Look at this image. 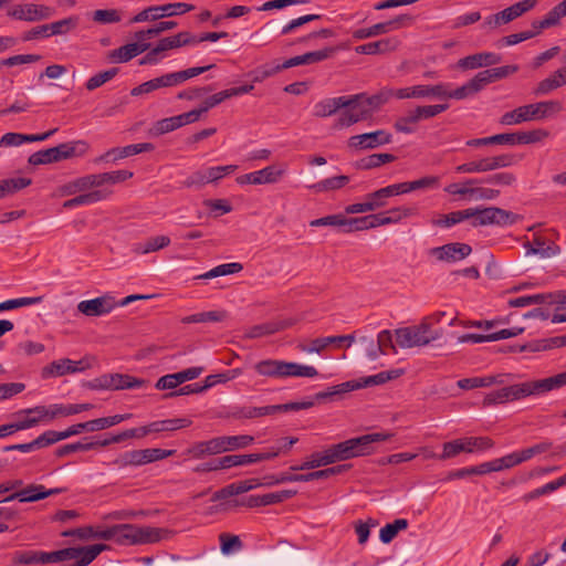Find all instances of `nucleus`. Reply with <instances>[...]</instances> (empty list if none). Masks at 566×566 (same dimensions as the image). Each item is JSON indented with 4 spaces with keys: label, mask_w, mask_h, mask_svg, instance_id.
I'll return each instance as SVG.
<instances>
[{
    "label": "nucleus",
    "mask_w": 566,
    "mask_h": 566,
    "mask_svg": "<svg viewBox=\"0 0 566 566\" xmlns=\"http://www.w3.org/2000/svg\"><path fill=\"white\" fill-rule=\"evenodd\" d=\"M349 105L347 96H339L333 98H325L314 106V115L316 117H327L337 113L343 106Z\"/></svg>",
    "instance_id": "nucleus-33"
},
{
    "label": "nucleus",
    "mask_w": 566,
    "mask_h": 566,
    "mask_svg": "<svg viewBox=\"0 0 566 566\" xmlns=\"http://www.w3.org/2000/svg\"><path fill=\"white\" fill-rule=\"evenodd\" d=\"M386 212H387V216L389 219V223L391 224V223H398L402 219L418 216L419 210L417 207L401 206V207L391 208Z\"/></svg>",
    "instance_id": "nucleus-59"
},
{
    "label": "nucleus",
    "mask_w": 566,
    "mask_h": 566,
    "mask_svg": "<svg viewBox=\"0 0 566 566\" xmlns=\"http://www.w3.org/2000/svg\"><path fill=\"white\" fill-rule=\"evenodd\" d=\"M314 406L313 400L300 401V402H287L283 405H273L264 407H230L226 411L220 413V418L229 421H242L247 419H255L265 415H274L281 411H298L302 409H308Z\"/></svg>",
    "instance_id": "nucleus-7"
},
{
    "label": "nucleus",
    "mask_w": 566,
    "mask_h": 566,
    "mask_svg": "<svg viewBox=\"0 0 566 566\" xmlns=\"http://www.w3.org/2000/svg\"><path fill=\"white\" fill-rule=\"evenodd\" d=\"M363 98H365V94L347 96L349 105L343 106L344 111L339 114L335 127H349L358 122L366 120L373 116L370 107L366 105Z\"/></svg>",
    "instance_id": "nucleus-13"
},
{
    "label": "nucleus",
    "mask_w": 566,
    "mask_h": 566,
    "mask_svg": "<svg viewBox=\"0 0 566 566\" xmlns=\"http://www.w3.org/2000/svg\"><path fill=\"white\" fill-rule=\"evenodd\" d=\"M566 15V0L559 2L542 20H535L532 22V28L544 30L559 24L562 18Z\"/></svg>",
    "instance_id": "nucleus-35"
},
{
    "label": "nucleus",
    "mask_w": 566,
    "mask_h": 566,
    "mask_svg": "<svg viewBox=\"0 0 566 566\" xmlns=\"http://www.w3.org/2000/svg\"><path fill=\"white\" fill-rule=\"evenodd\" d=\"M392 436V433L375 432L327 446L323 450L311 453L302 464L292 465L291 470H311L353 458L369 455L375 451V443L387 441Z\"/></svg>",
    "instance_id": "nucleus-1"
},
{
    "label": "nucleus",
    "mask_w": 566,
    "mask_h": 566,
    "mask_svg": "<svg viewBox=\"0 0 566 566\" xmlns=\"http://www.w3.org/2000/svg\"><path fill=\"white\" fill-rule=\"evenodd\" d=\"M493 441L486 437H465L455 439L443 444V452L439 457L440 459H450L458 455L461 452H474L482 451L491 448Z\"/></svg>",
    "instance_id": "nucleus-14"
},
{
    "label": "nucleus",
    "mask_w": 566,
    "mask_h": 566,
    "mask_svg": "<svg viewBox=\"0 0 566 566\" xmlns=\"http://www.w3.org/2000/svg\"><path fill=\"white\" fill-rule=\"evenodd\" d=\"M417 98H440L446 99V84L416 85Z\"/></svg>",
    "instance_id": "nucleus-54"
},
{
    "label": "nucleus",
    "mask_w": 566,
    "mask_h": 566,
    "mask_svg": "<svg viewBox=\"0 0 566 566\" xmlns=\"http://www.w3.org/2000/svg\"><path fill=\"white\" fill-rule=\"evenodd\" d=\"M472 213H469L468 209L458 210L448 214H440L438 219H434L432 223L437 227L450 228L464 220L471 219Z\"/></svg>",
    "instance_id": "nucleus-48"
},
{
    "label": "nucleus",
    "mask_w": 566,
    "mask_h": 566,
    "mask_svg": "<svg viewBox=\"0 0 566 566\" xmlns=\"http://www.w3.org/2000/svg\"><path fill=\"white\" fill-rule=\"evenodd\" d=\"M32 180L30 178L19 177L0 180V199L8 195H13L19 190L30 186Z\"/></svg>",
    "instance_id": "nucleus-47"
},
{
    "label": "nucleus",
    "mask_w": 566,
    "mask_h": 566,
    "mask_svg": "<svg viewBox=\"0 0 566 566\" xmlns=\"http://www.w3.org/2000/svg\"><path fill=\"white\" fill-rule=\"evenodd\" d=\"M391 97H394V88L382 87L378 93L371 96H367L365 94V98L363 99L365 101L366 105L370 107L373 114L376 109L386 104Z\"/></svg>",
    "instance_id": "nucleus-51"
},
{
    "label": "nucleus",
    "mask_w": 566,
    "mask_h": 566,
    "mask_svg": "<svg viewBox=\"0 0 566 566\" xmlns=\"http://www.w3.org/2000/svg\"><path fill=\"white\" fill-rule=\"evenodd\" d=\"M107 549L105 544H94L84 547H66L51 552L52 563L73 562L65 566H87L103 551Z\"/></svg>",
    "instance_id": "nucleus-9"
},
{
    "label": "nucleus",
    "mask_w": 566,
    "mask_h": 566,
    "mask_svg": "<svg viewBox=\"0 0 566 566\" xmlns=\"http://www.w3.org/2000/svg\"><path fill=\"white\" fill-rule=\"evenodd\" d=\"M93 360L92 357H84L77 361L69 358L54 360L42 369V377H61L67 374L84 371L92 367Z\"/></svg>",
    "instance_id": "nucleus-17"
},
{
    "label": "nucleus",
    "mask_w": 566,
    "mask_h": 566,
    "mask_svg": "<svg viewBox=\"0 0 566 566\" xmlns=\"http://www.w3.org/2000/svg\"><path fill=\"white\" fill-rule=\"evenodd\" d=\"M179 127L180 126H179L177 116L163 118V119L154 123V125L149 129V135L153 137H159V136L170 133Z\"/></svg>",
    "instance_id": "nucleus-52"
},
{
    "label": "nucleus",
    "mask_w": 566,
    "mask_h": 566,
    "mask_svg": "<svg viewBox=\"0 0 566 566\" xmlns=\"http://www.w3.org/2000/svg\"><path fill=\"white\" fill-rule=\"evenodd\" d=\"M517 161L515 155L501 154L496 156L483 157L480 159L471 160L455 167L459 174H480L489 172L497 169L506 168Z\"/></svg>",
    "instance_id": "nucleus-11"
},
{
    "label": "nucleus",
    "mask_w": 566,
    "mask_h": 566,
    "mask_svg": "<svg viewBox=\"0 0 566 566\" xmlns=\"http://www.w3.org/2000/svg\"><path fill=\"white\" fill-rule=\"evenodd\" d=\"M374 378L371 376L361 377L357 380H349L336 386L328 388L326 391H321L315 395L316 400H324L327 398H333L334 396L342 395L352 390L373 387Z\"/></svg>",
    "instance_id": "nucleus-24"
},
{
    "label": "nucleus",
    "mask_w": 566,
    "mask_h": 566,
    "mask_svg": "<svg viewBox=\"0 0 566 566\" xmlns=\"http://www.w3.org/2000/svg\"><path fill=\"white\" fill-rule=\"evenodd\" d=\"M175 453V450H164L159 448L133 450L124 454V464L144 465L158 460H163Z\"/></svg>",
    "instance_id": "nucleus-21"
},
{
    "label": "nucleus",
    "mask_w": 566,
    "mask_h": 566,
    "mask_svg": "<svg viewBox=\"0 0 566 566\" xmlns=\"http://www.w3.org/2000/svg\"><path fill=\"white\" fill-rule=\"evenodd\" d=\"M349 182V177L346 175H339L331 178H326L324 180L318 181L317 184L311 186L310 188L315 190L316 192L329 191L340 189Z\"/></svg>",
    "instance_id": "nucleus-49"
},
{
    "label": "nucleus",
    "mask_w": 566,
    "mask_h": 566,
    "mask_svg": "<svg viewBox=\"0 0 566 566\" xmlns=\"http://www.w3.org/2000/svg\"><path fill=\"white\" fill-rule=\"evenodd\" d=\"M223 442L227 451H232L235 449L244 448L251 444L254 440V437L249 434H239V436H222Z\"/></svg>",
    "instance_id": "nucleus-61"
},
{
    "label": "nucleus",
    "mask_w": 566,
    "mask_h": 566,
    "mask_svg": "<svg viewBox=\"0 0 566 566\" xmlns=\"http://www.w3.org/2000/svg\"><path fill=\"white\" fill-rule=\"evenodd\" d=\"M169 532L159 527L119 524L105 528L104 541H115L120 545L150 544L165 538Z\"/></svg>",
    "instance_id": "nucleus-4"
},
{
    "label": "nucleus",
    "mask_w": 566,
    "mask_h": 566,
    "mask_svg": "<svg viewBox=\"0 0 566 566\" xmlns=\"http://www.w3.org/2000/svg\"><path fill=\"white\" fill-rule=\"evenodd\" d=\"M420 122L416 109L408 112L405 116L399 117L394 127L398 133L411 134L415 132V125Z\"/></svg>",
    "instance_id": "nucleus-55"
},
{
    "label": "nucleus",
    "mask_w": 566,
    "mask_h": 566,
    "mask_svg": "<svg viewBox=\"0 0 566 566\" xmlns=\"http://www.w3.org/2000/svg\"><path fill=\"white\" fill-rule=\"evenodd\" d=\"M298 441L295 437H283L276 440L275 444L270 447L266 451L269 459L275 458L281 453H286L296 442Z\"/></svg>",
    "instance_id": "nucleus-60"
},
{
    "label": "nucleus",
    "mask_w": 566,
    "mask_h": 566,
    "mask_svg": "<svg viewBox=\"0 0 566 566\" xmlns=\"http://www.w3.org/2000/svg\"><path fill=\"white\" fill-rule=\"evenodd\" d=\"M504 375L499 376H486V377H471L463 378L458 381V387L464 390L480 388V387H490L494 384L502 385L504 384Z\"/></svg>",
    "instance_id": "nucleus-38"
},
{
    "label": "nucleus",
    "mask_w": 566,
    "mask_h": 566,
    "mask_svg": "<svg viewBox=\"0 0 566 566\" xmlns=\"http://www.w3.org/2000/svg\"><path fill=\"white\" fill-rule=\"evenodd\" d=\"M170 244V239L167 235H157L147 239L145 242L136 243L133 245V252L136 254H147L156 252Z\"/></svg>",
    "instance_id": "nucleus-39"
},
{
    "label": "nucleus",
    "mask_w": 566,
    "mask_h": 566,
    "mask_svg": "<svg viewBox=\"0 0 566 566\" xmlns=\"http://www.w3.org/2000/svg\"><path fill=\"white\" fill-rule=\"evenodd\" d=\"M391 135L386 130L379 129L371 133H365L349 137L347 145L354 150L374 149L381 145L389 144Z\"/></svg>",
    "instance_id": "nucleus-20"
},
{
    "label": "nucleus",
    "mask_w": 566,
    "mask_h": 566,
    "mask_svg": "<svg viewBox=\"0 0 566 566\" xmlns=\"http://www.w3.org/2000/svg\"><path fill=\"white\" fill-rule=\"evenodd\" d=\"M566 385V371L544 379L528 380L511 385L488 394L483 400L484 406L514 401L528 396L542 395Z\"/></svg>",
    "instance_id": "nucleus-2"
},
{
    "label": "nucleus",
    "mask_w": 566,
    "mask_h": 566,
    "mask_svg": "<svg viewBox=\"0 0 566 566\" xmlns=\"http://www.w3.org/2000/svg\"><path fill=\"white\" fill-rule=\"evenodd\" d=\"M514 145V134L513 133H504L497 134L489 137L482 138H473L467 142V145L470 147H480V146H489V145Z\"/></svg>",
    "instance_id": "nucleus-42"
},
{
    "label": "nucleus",
    "mask_w": 566,
    "mask_h": 566,
    "mask_svg": "<svg viewBox=\"0 0 566 566\" xmlns=\"http://www.w3.org/2000/svg\"><path fill=\"white\" fill-rule=\"evenodd\" d=\"M54 14V8L34 2L14 4L7 11L8 17L27 22L49 20Z\"/></svg>",
    "instance_id": "nucleus-16"
},
{
    "label": "nucleus",
    "mask_w": 566,
    "mask_h": 566,
    "mask_svg": "<svg viewBox=\"0 0 566 566\" xmlns=\"http://www.w3.org/2000/svg\"><path fill=\"white\" fill-rule=\"evenodd\" d=\"M472 252V248L467 243H448L442 247L433 248L431 253L440 261L454 262L460 261Z\"/></svg>",
    "instance_id": "nucleus-27"
},
{
    "label": "nucleus",
    "mask_w": 566,
    "mask_h": 566,
    "mask_svg": "<svg viewBox=\"0 0 566 566\" xmlns=\"http://www.w3.org/2000/svg\"><path fill=\"white\" fill-rule=\"evenodd\" d=\"M411 21H412L411 17H409L407 14H401V15H398L389 21L376 23V24L371 25L370 28L358 29V30L354 31L353 38L356 40H363V39H367V38L377 36L380 34H385V33L398 30L402 27H406V25L410 24Z\"/></svg>",
    "instance_id": "nucleus-18"
},
{
    "label": "nucleus",
    "mask_w": 566,
    "mask_h": 566,
    "mask_svg": "<svg viewBox=\"0 0 566 566\" xmlns=\"http://www.w3.org/2000/svg\"><path fill=\"white\" fill-rule=\"evenodd\" d=\"M242 269L243 265L239 262L224 263L211 269L210 271L203 274L196 276V280H210L218 276L234 274L242 271Z\"/></svg>",
    "instance_id": "nucleus-45"
},
{
    "label": "nucleus",
    "mask_w": 566,
    "mask_h": 566,
    "mask_svg": "<svg viewBox=\"0 0 566 566\" xmlns=\"http://www.w3.org/2000/svg\"><path fill=\"white\" fill-rule=\"evenodd\" d=\"M86 428L87 427H76L67 429L65 431L48 430L38 438H35L34 440H32L31 442L8 446L4 448V451L18 450L21 452H31L53 444L60 440L66 439L73 434H78L83 431V429Z\"/></svg>",
    "instance_id": "nucleus-15"
},
{
    "label": "nucleus",
    "mask_w": 566,
    "mask_h": 566,
    "mask_svg": "<svg viewBox=\"0 0 566 566\" xmlns=\"http://www.w3.org/2000/svg\"><path fill=\"white\" fill-rule=\"evenodd\" d=\"M90 403L39 406L33 409L21 410L12 424H35L39 421H52L66 416L76 415L91 409Z\"/></svg>",
    "instance_id": "nucleus-6"
},
{
    "label": "nucleus",
    "mask_w": 566,
    "mask_h": 566,
    "mask_svg": "<svg viewBox=\"0 0 566 566\" xmlns=\"http://www.w3.org/2000/svg\"><path fill=\"white\" fill-rule=\"evenodd\" d=\"M149 43H128L118 49H115L108 53V59L113 63H124L130 61L133 57L138 54L149 50Z\"/></svg>",
    "instance_id": "nucleus-31"
},
{
    "label": "nucleus",
    "mask_w": 566,
    "mask_h": 566,
    "mask_svg": "<svg viewBox=\"0 0 566 566\" xmlns=\"http://www.w3.org/2000/svg\"><path fill=\"white\" fill-rule=\"evenodd\" d=\"M468 211L472 213L473 227L513 224L518 219L517 214L497 207L468 208Z\"/></svg>",
    "instance_id": "nucleus-12"
},
{
    "label": "nucleus",
    "mask_w": 566,
    "mask_h": 566,
    "mask_svg": "<svg viewBox=\"0 0 566 566\" xmlns=\"http://www.w3.org/2000/svg\"><path fill=\"white\" fill-rule=\"evenodd\" d=\"M562 109V103L558 101L537 102L504 113L500 118V123L507 126L517 125L524 122L546 118L553 114L559 113Z\"/></svg>",
    "instance_id": "nucleus-8"
},
{
    "label": "nucleus",
    "mask_w": 566,
    "mask_h": 566,
    "mask_svg": "<svg viewBox=\"0 0 566 566\" xmlns=\"http://www.w3.org/2000/svg\"><path fill=\"white\" fill-rule=\"evenodd\" d=\"M195 9L193 4L177 2V3H167L164 6H155L148 7L137 13L132 20L130 23H138L148 21V12L150 11H161L160 15H175V14H184L186 12L192 11Z\"/></svg>",
    "instance_id": "nucleus-26"
},
{
    "label": "nucleus",
    "mask_w": 566,
    "mask_h": 566,
    "mask_svg": "<svg viewBox=\"0 0 566 566\" xmlns=\"http://www.w3.org/2000/svg\"><path fill=\"white\" fill-rule=\"evenodd\" d=\"M253 172L255 185H265L277 182L285 174V169L272 165Z\"/></svg>",
    "instance_id": "nucleus-43"
},
{
    "label": "nucleus",
    "mask_w": 566,
    "mask_h": 566,
    "mask_svg": "<svg viewBox=\"0 0 566 566\" xmlns=\"http://www.w3.org/2000/svg\"><path fill=\"white\" fill-rule=\"evenodd\" d=\"M297 493L296 490H282L276 492L266 493L263 495H250L245 500L235 501L234 505H244L248 507L265 506L271 504L281 503L286 501Z\"/></svg>",
    "instance_id": "nucleus-22"
},
{
    "label": "nucleus",
    "mask_w": 566,
    "mask_h": 566,
    "mask_svg": "<svg viewBox=\"0 0 566 566\" xmlns=\"http://www.w3.org/2000/svg\"><path fill=\"white\" fill-rule=\"evenodd\" d=\"M334 52H335V49H333V48H326V49L318 50V51L307 52L303 55L293 56V57L284 61L281 64V67L290 69V67H294V66H298V65L317 63V62L327 60L328 57H331L333 55Z\"/></svg>",
    "instance_id": "nucleus-30"
},
{
    "label": "nucleus",
    "mask_w": 566,
    "mask_h": 566,
    "mask_svg": "<svg viewBox=\"0 0 566 566\" xmlns=\"http://www.w3.org/2000/svg\"><path fill=\"white\" fill-rule=\"evenodd\" d=\"M105 533V528H102L99 526H83L72 530H66L62 532L63 537H77L82 541H88V539H104V536H102Z\"/></svg>",
    "instance_id": "nucleus-41"
},
{
    "label": "nucleus",
    "mask_w": 566,
    "mask_h": 566,
    "mask_svg": "<svg viewBox=\"0 0 566 566\" xmlns=\"http://www.w3.org/2000/svg\"><path fill=\"white\" fill-rule=\"evenodd\" d=\"M399 45L397 39H382L375 42L365 43L356 46L355 51L358 54H381L395 51Z\"/></svg>",
    "instance_id": "nucleus-34"
},
{
    "label": "nucleus",
    "mask_w": 566,
    "mask_h": 566,
    "mask_svg": "<svg viewBox=\"0 0 566 566\" xmlns=\"http://www.w3.org/2000/svg\"><path fill=\"white\" fill-rule=\"evenodd\" d=\"M396 160V156L391 154H373L359 159L356 163L358 169L367 170L380 167L384 164L392 163Z\"/></svg>",
    "instance_id": "nucleus-46"
},
{
    "label": "nucleus",
    "mask_w": 566,
    "mask_h": 566,
    "mask_svg": "<svg viewBox=\"0 0 566 566\" xmlns=\"http://www.w3.org/2000/svg\"><path fill=\"white\" fill-rule=\"evenodd\" d=\"M501 55L492 52H482L468 55L458 61V66L463 70H474L482 66H490L500 63Z\"/></svg>",
    "instance_id": "nucleus-29"
},
{
    "label": "nucleus",
    "mask_w": 566,
    "mask_h": 566,
    "mask_svg": "<svg viewBox=\"0 0 566 566\" xmlns=\"http://www.w3.org/2000/svg\"><path fill=\"white\" fill-rule=\"evenodd\" d=\"M524 248L526 249V254L527 255H530V254H537V255H539L542 258H545V259L555 258L562 251L560 247L557 245L554 242H549L548 245L545 249H535L534 241L533 242L526 241L524 243Z\"/></svg>",
    "instance_id": "nucleus-57"
},
{
    "label": "nucleus",
    "mask_w": 566,
    "mask_h": 566,
    "mask_svg": "<svg viewBox=\"0 0 566 566\" xmlns=\"http://www.w3.org/2000/svg\"><path fill=\"white\" fill-rule=\"evenodd\" d=\"M78 19L69 17L48 24L50 36L63 35L77 27Z\"/></svg>",
    "instance_id": "nucleus-53"
},
{
    "label": "nucleus",
    "mask_w": 566,
    "mask_h": 566,
    "mask_svg": "<svg viewBox=\"0 0 566 566\" xmlns=\"http://www.w3.org/2000/svg\"><path fill=\"white\" fill-rule=\"evenodd\" d=\"M221 452H227L223 437H216L208 441L197 442L187 450V453L196 459H200L207 454L211 455Z\"/></svg>",
    "instance_id": "nucleus-28"
},
{
    "label": "nucleus",
    "mask_w": 566,
    "mask_h": 566,
    "mask_svg": "<svg viewBox=\"0 0 566 566\" xmlns=\"http://www.w3.org/2000/svg\"><path fill=\"white\" fill-rule=\"evenodd\" d=\"M514 134V145L516 144H534L546 139L549 132L543 128L533 129L530 132H520Z\"/></svg>",
    "instance_id": "nucleus-50"
},
{
    "label": "nucleus",
    "mask_w": 566,
    "mask_h": 566,
    "mask_svg": "<svg viewBox=\"0 0 566 566\" xmlns=\"http://www.w3.org/2000/svg\"><path fill=\"white\" fill-rule=\"evenodd\" d=\"M282 377H308L313 378L318 375L316 368L312 366L301 365L297 363H287L281 360Z\"/></svg>",
    "instance_id": "nucleus-40"
},
{
    "label": "nucleus",
    "mask_w": 566,
    "mask_h": 566,
    "mask_svg": "<svg viewBox=\"0 0 566 566\" xmlns=\"http://www.w3.org/2000/svg\"><path fill=\"white\" fill-rule=\"evenodd\" d=\"M565 69H558L551 76L542 80L535 91V95H546L552 91L566 85Z\"/></svg>",
    "instance_id": "nucleus-36"
},
{
    "label": "nucleus",
    "mask_w": 566,
    "mask_h": 566,
    "mask_svg": "<svg viewBox=\"0 0 566 566\" xmlns=\"http://www.w3.org/2000/svg\"><path fill=\"white\" fill-rule=\"evenodd\" d=\"M147 82L149 83L148 86L150 88V92H154L163 87L177 86L180 84L176 72L164 74L159 77L149 80Z\"/></svg>",
    "instance_id": "nucleus-62"
},
{
    "label": "nucleus",
    "mask_w": 566,
    "mask_h": 566,
    "mask_svg": "<svg viewBox=\"0 0 566 566\" xmlns=\"http://www.w3.org/2000/svg\"><path fill=\"white\" fill-rule=\"evenodd\" d=\"M117 67H112L109 70L99 72L92 77L88 78L85 86L88 91H94L105 84L106 82L111 81L113 77H115L118 74Z\"/></svg>",
    "instance_id": "nucleus-58"
},
{
    "label": "nucleus",
    "mask_w": 566,
    "mask_h": 566,
    "mask_svg": "<svg viewBox=\"0 0 566 566\" xmlns=\"http://www.w3.org/2000/svg\"><path fill=\"white\" fill-rule=\"evenodd\" d=\"M60 489H50L46 490L42 484H30L22 490H18L17 492L7 496L2 502H10L13 500H18L19 502H36L42 499H45L50 495L60 493Z\"/></svg>",
    "instance_id": "nucleus-23"
},
{
    "label": "nucleus",
    "mask_w": 566,
    "mask_h": 566,
    "mask_svg": "<svg viewBox=\"0 0 566 566\" xmlns=\"http://www.w3.org/2000/svg\"><path fill=\"white\" fill-rule=\"evenodd\" d=\"M478 179H468L463 186H460L459 184H450L444 188V191L449 195L453 196H473V186L478 185Z\"/></svg>",
    "instance_id": "nucleus-64"
},
{
    "label": "nucleus",
    "mask_w": 566,
    "mask_h": 566,
    "mask_svg": "<svg viewBox=\"0 0 566 566\" xmlns=\"http://www.w3.org/2000/svg\"><path fill=\"white\" fill-rule=\"evenodd\" d=\"M147 385V380L136 378L127 374H104L87 382V387L93 390H125L142 388Z\"/></svg>",
    "instance_id": "nucleus-10"
},
{
    "label": "nucleus",
    "mask_w": 566,
    "mask_h": 566,
    "mask_svg": "<svg viewBox=\"0 0 566 566\" xmlns=\"http://www.w3.org/2000/svg\"><path fill=\"white\" fill-rule=\"evenodd\" d=\"M154 148L155 146L150 143L134 144L125 147L112 148L106 151L101 157V159H107L113 156V160H118L144 151H151Z\"/></svg>",
    "instance_id": "nucleus-32"
},
{
    "label": "nucleus",
    "mask_w": 566,
    "mask_h": 566,
    "mask_svg": "<svg viewBox=\"0 0 566 566\" xmlns=\"http://www.w3.org/2000/svg\"><path fill=\"white\" fill-rule=\"evenodd\" d=\"M255 370L262 376L282 378L281 360H262L255 365Z\"/></svg>",
    "instance_id": "nucleus-56"
},
{
    "label": "nucleus",
    "mask_w": 566,
    "mask_h": 566,
    "mask_svg": "<svg viewBox=\"0 0 566 566\" xmlns=\"http://www.w3.org/2000/svg\"><path fill=\"white\" fill-rule=\"evenodd\" d=\"M228 317L226 311H209L196 313L189 316H185L181 318L182 324H192V323H207V322H222Z\"/></svg>",
    "instance_id": "nucleus-44"
},
{
    "label": "nucleus",
    "mask_w": 566,
    "mask_h": 566,
    "mask_svg": "<svg viewBox=\"0 0 566 566\" xmlns=\"http://www.w3.org/2000/svg\"><path fill=\"white\" fill-rule=\"evenodd\" d=\"M161 431L158 427H135L130 429H126L119 433H96L93 436H87L82 438L77 442L67 443L60 447L56 450V454L59 457L66 455L69 453L77 452V451H87L94 449L96 447H105L111 443H123L133 438H143L147 434Z\"/></svg>",
    "instance_id": "nucleus-3"
},
{
    "label": "nucleus",
    "mask_w": 566,
    "mask_h": 566,
    "mask_svg": "<svg viewBox=\"0 0 566 566\" xmlns=\"http://www.w3.org/2000/svg\"><path fill=\"white\" fill-rule=\"evenodd\" d=\"M88 146L83 140L63 143L55 147L44 149L46 164L57 163L74 156H81L86 153Z\"/></svg>",
    "instance_id": "nucleus-19"
},
{
    "label": "nucleus",
    "mask_w": 566,
    "mask_h": 566,
    "mask_svg": "<svg viewBox=\"0 0 566 566\" xmlns=\"http://www.w3.org/2000/svg\"><path fill=\"white\" fill-rule=\"evenodd\" d=\"M444 313L426 317L420 324L400 327L395 331L396 343L400 348L422 347L439 339L443 335L441 328H432V322H439Z\"/></svg>",
    "instance_id": "nucleus-5"
},
{
    "label": "nucleus",
    "mask_w": 566,
    "mask_h": 566,
    "mask_svg": "<svg viewBox=\"0 0 566 566\" xmlns=\"http://www.w3.org/2000/svg\"><path fill=\"white\" fill-rule=\"evenodd\" d=\"M109 195L111 191H107L105 189L93 190L87 193H82L64 201L63 207L70 209L76 206L95 203L97 201L106 199Z\"/></svg>",
    "instance_id": "nucleus-37"
},
{
    "label": "nucleus",
    "mask_w": 566,
    "mask_h": 566,
    "mask_svg": "<svg viewBox=\"0 0 566 566\" xmlns=\"http://www.w3.org/2000/svg\"><path fill=\"white\" fill-rule=\"evenodd\" d=\"M280 22L271 20L262 25L259 30L254 31L251 34V39L254 42H263L271 35L275 34L280 31Z\"/></svg>",
    "instance_id": "nucleus-63"
},
{
    "label": "nucleus",
    "mask_w": 566,
    "mask_h": 566,
    "mask_svg": "<svg viewBox=\"0 0 566 566\" xmlns=\"http://www.w3.org/2000/svg\"><path fill=\"white\" fill-rule=\"evenodd\" d=\"M115 306L113 297L105 295L80 302L77 311L86 316H101L112 312Z\"/></svg>",
    "instance_id": "nucleus-25"
}]
</instances>
